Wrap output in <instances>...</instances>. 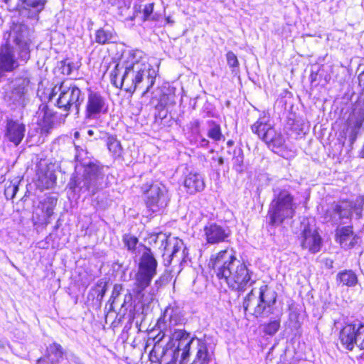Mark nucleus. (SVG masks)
<instances>
[{
  "instance_id": "obj_1",
  "label": "nucleus",
  "mask_w": 364,
  "mask_h": 364,
  "mask_svg": "<svg viewBox=\"0 0 364 364\" xmlns=\"http://www.w3.org/2000/svg\"><path fill=\"white\" fill-rule=\"evenodd\" d=\"M141 52L129 53L127 60L117 63L111 72L110 79L116 87L133 93L136 89L142 95L148 93L155 83L157 70L141 56Z\"/></svg>"
},
{
  "instance_id": "obj_2",
  "label": "nucleus",
  "mask_w": 364,
  "mask_h": 364,
  "mask_svg": "<svg viewBox=\"0 0 364 364\" xmlns=\"http://www.w3.org/2000/svg\"><path fill=\"white\" fill-rule=\"evenodd\" d=\"M208 267L220 280L232 290L244 291L255 281L254 272L246 262L237 259L232 248H227L210 255Z\"/></svg>"
},
{
  "instance_id": "obj_3",
  "label": "nucleus",
  "mask_w": 364,
  "mask_h": 364,
  "mask_svg": "<svg viewBox=\"0 0 364 364\" xmlns=\"http://www.w3.org/2000/svg\"><path fill=\"white\" fill-rule=\"evenodd\" d=\"M176 339H181V344L172 350L164 351L156 346L154 353H158L159 360L164 364H211L213 358L208 352L207 343L204 339L193 337L190 333L178 332Z\"/></svg>"
},
{
  "instance_id": "obj_4",
  "label": "nucleus",
  "mask_w": 364,
  "mask_h": 364,
  "mask_svg": "<svg viewBox=\"0 0 364 364\" xmlns=\"http://www.w3.org/2000/svg\"><path fill=\"white\" fill-rule=\"evenodd\" d=\"M186 319L181 308L176 304L168 305L163 312V314L158 319L156 326L159 331L158 334L153 338L154 347L149 353L150 360L157 363L159 360L158 353L154 350L158 346L164 350H172L181 344L182 339L178 340L175 335L178 332L188 333L184 329L176 328L175 326H182L186 323Z\"/></svg>"
},
{
  "instance_id": "obj_5",
  "label": "nucleus",
  "mask_w": 364,
  "mask_h": 364,
  "mask_svg": "<svg viewBox=\"0 0 364 364\" xmlns=\"http://www.w3.org/2000/svg\"><path fill=\"white\" fill-rule=\"evenodd\" d=\"M75 159L85 166L82 177L73 179L70 182V188L76 191L87 193V195H94L102 188L104 175L98 166L85 161L87 152L79 146H75Z\"/></svg>"
},
{
  "instance_id": "obj_6",
  "label": "nucleus",
  "mask_w": 364,
  "mask_h": 364,
  "mask_svg": "<svg viewBox=\"0 0 364 364\" xmlns=\"http://www.w3.org/2000/svg\"><path fill=\"white\" fill-rule=\"evenodd\" d=\"M157 264V261L151 250L146 249L140 258L132 288V292L135 297L143 304H145L146 301L144 299V291L156 274Z\"/></svg>"
},
{
  "instance_id": "obj_7",
  "label": "nucleus",
  "mask_w": 364,
  "mask_h": 364,
  "mask_svg": "<svg viewBox=\"0 0 364 364\" xmlns=\"http://www.w3.org/2000/svg\"><path fill=\"white\" fill-rule=\"evenodd\" d=\"M296 208L294 197L289 191L281 190L277 193L274 191L267 212L269 224L274 227L281 225L294 216Z\"/></svg>"
},
{
  "instance_id": "obj_8",
  "label": "nucleus",
  "mask_w": 364,
  "mask_h": 364,
  "mask_svg": "<svg viewBox=\"0 0 364 364\" xmlns=\"http://www.w3.org/2000/svg\"><path fill=\"white\" fill-rule=\"evenodd\" d=\"M15 44V48L6 43L0 48V70L3 72H12L21 63H26L30 58L29 43L27 41L16 38Z\"/></svg>"
},
{
  "instance_id": "obj_9",
  "label": "nucleus",
  "mask_w": 364,
  "mask_h": 364,
  "mask_svg": "<svg viewBox=\"0 0 364 364\" xmlns=\"http://www.w3.org/2000/svg\"><path fill=\"white\" fill-rule=\"evenodd\" d=\"M59 93L56 100L57 107L68 114L69 111L73 108L76 113L80 111V107L85 100L84 93L74 83L63 82L59 87H55L50 95V100Z\"/></svg>"
},
{
  "instance_id": "obj_10",
  "label": "nucleus",
  "mask_w": 364,
  "mask_h": 364,
  "mask_svg": "<svg viewBox=\"0 0 364 364\" xmlns=\"http://www.w3.org/2000/svg\"><path fill=\"white\" fill-rule=\"evenodd\" d=\"M277 294L275 291L269 289L267 285H262L259 288V296L257 297L252 290L244 299L242 307L245 312L250 310L252 306V314L256 317L262 316L264 313H272V306L277 301Z\"/></svg>"
},
{
  "instance_id": "obj_11",
  "label": "nucleus",
  "mask_w": 364,
  "mask_h": 364,
  "mask_svg": "<svg viewBox=\"0 0 364 364\" xmlns=\"http://www.w3.org/2000/svg\"><path fill=\"white\" fill-rule=\"evenodd\" d=\"M141 191L145 195L147 210L152 214L163 213L170 201V194L166 186L156 181L143 185Z\"/></svg>"
},
{
  "instance_id": "obj_12",
  "label": "nucleus",
  "mask_w": 364,
  "mask_h": 364,
  "mask_svg": "<svg viewBox=\"0 0 364 364\" xmlns=\"http://www.w3.org/2000/svg\"><path fill=\"white\" fill-rule=\"evenodd\" d=\"M364 210V196L358 197L354 203L351 201H341L338 203L333 204L326 211V218L328 221L337 224L342 219L349 218L353 213L359 218L362 215Z\"/></svg>"
},
{
  "instance_id": "obj_13",
  "label": "nucleus",
  "mask_w": 364,
  "mask_h": 364,
  "mask_svg": "<svg viewBox=\"0 0 364 364\" xmlns=\"http://www.w3.org/2000/svg\"><path fill=\"white\" fill-rule=\"evenodd\" d=\"M339 338L341 344L349 350H352L355 345L364 348V323L359 321L344 326Z\"/></svg>"
},
{
  "instance_id": "obj_14",
  "label": "nucleus",
  "mask_w": 364,
  "mask_h": 364,
  "mask_svg": "<svg viewBox=\"0 0 364 364\" xmlns=\"http://www.w3.org/2000/svg\"><path fill=\"white\" fill-rule=\"evenodd\" d=\"M161 240L160 249L164 251L163 258L165 266H169L173 258H177L178 262L185 257V247L183 242L174 237H166Z\"/></svg>"
},
{
  "instance_id": "obj_15",
  "label": "nucleus",
  "mask_w": 364,
  "mask_h": 364,
  "mask_svg": "<svg viewBox=\"0 0 364 364\" xmlns=\"http://www.w3.org/2000/svg\"><path fill=\"white\" fill-rule=\"evenodd\" d=\"M108 109L106 97L100 92L90 90L87 94L85 115L87 119H97Z\"/></svg>"
},
{
  "instance_id": "obj_16",
  "label": "nucleus",
  "mask_w": 364,
  "mask_h": 364,
  "mask_svg": "<svg viewBox=\"0 0 364 364\" xmlns=\"http://www.w3.org/2000/svg\"><path fill=\"white\" fill-rule=\"evenodd\" d=\"M301 225L303 229L299 237L301 247L313 254L318 252L321 247V237L309 223L302 222Z\"/></svg>"
},
{
  "instance_id": "obj_17",
  "label": "nucleus",
  "mask_w": 364,
  "mask_h": 364,
  "mask_svg": "<svg viewBox=\"0 0 364 364\" xmlns=\"http://www.w3.org/2000/svg\"><path fill=\"white\" fill-rule=\"evenodd\" d=\"M204 235L208 244L215 245L228 241L231 235V230L226 225L210 223L204 227Z\"/></svg>"
},
{
  "instance_id": "obj_18",
  "label": "nucleus",
  "mask_w": 364,
  "mask_h": 364,
  "mask_svg": "<svg viewBox=\"0 0 364 364\" xmlns=\"http://www.w3.org/2000/svg\"><path fill=\"white\" fill-rule=\"evenodd\" d=\"M364 123V100L360 99L353 106L348 119V130L350 129V140H355L356 134Z\"/></svg>"
},
{
  "instance_id": "obj_19",
  "label": "nucleus",
  "mask_w": 364,
  "mask_h": 364,
  "mask_svg": "<svg viewBox=\"0 0 364 364\" xmlns=\"http://www.w3.org/2000/svg\"><path fill=\"white\" fill-rule=\"evenodd\" d=\"M47 0H18L17 6L19 14L28 18H37L45 9Z\"/></svg>"
},
{
  "instance_id": "obj_20",
  "label": "nucleus",
  "mask_w": 364,
  "mask_h": 364,
  "mask_svg": "<svg viewBox=\"0 0 364 364\" xmlns=\"http://www.w3.org/2000/svg\"><path fill=\"white\" fill-rule=\"evenodd\" d=\"M26 132V126L18 120L7 119L4 138L18 146L24 138Z\"/></svg>"
},
{
  "instance_id": "obj_21",
  "label": "nucleus",
  "mask_w": 364,
  "mask_h": 364,
  "mask_svg": "<svg viewBox=\"0 0 364 364\" xmlns=\"http://www.w3.org/2000/svg\"><path fill=\"white\" fill-rule=\"evenodd\" d=\"M28 85V80L26 79H19L13 82L9 97L14 105H23Z\"/></svg>"
},
{
  "instance_id": "obj_22",
  "label": "nucleus",
  "mask_w": 364,
  "mask_h": 364,
  "mask_svg": "<svg viewBox=\"0 0 364 364\" xmlns=\"http://www.w3.org/2000/svg\"><path fill=\"white\" fill-rule=\"evenodd\" d=\"M357 240L358 238L354 234L352 227L347 226L337 229L336 241L340 243L343 248H352L357 243Z\"/></svg>"
},
{
  "instance_id": "obj_23",
  "label": "nucleus",
  "mask_w": 364,
  "mask_h": 364,
  "mask_svg": "<svg viewBox=\"0 0 364 364\" xmlns=\"http://www.w3.org/2000/svg\"><path fill=\"white\" fill-rule=\"evenodd\" d=\"M253 133L256 134L262 141H265L267 137L273 134L274 129L269 123V118L264 115L260 117L251 127Z\"/></svg>"
},
{
  "instance_id": "obj_24",
  "label": "nucleus",
  "mask_w": 364,
  "mask_h": 364,
  "mask_svg": "<svg viewBox=\"0 0 364 364\" xmlns=\"http://www.w3.org/2000/svg\"><path fill=\"white\" fill-rule=\"evenodd\" d=\"M184 186L190 194L203 190L205 184L202 176L196 172H189L184 178Z\"/></svg>"
},
{
  "instance_id": "obj_25",
  "label": "nucleus",
  "mask_w": 364,
  "mask_h": 364,
  "mask_svg": "<svg viewBox=\"0 0 364 364\" xmlns=\"http://www.w3.org/2000/svg\"><path fill=\"white\" fill-rule=\"evenodd\" d=\"M336 284L338 286L354 287L358 283L356 273L352 269H344L336 274Z\"/></svg>"
},
{
  "instance_id": "obj_26",
  "label": "nucleus",
  "mask_w": 364,
  "mask_h": 364,
  "mask_svg": "<svg viewBox=\"0 0 364 364\" xmlns=\"http://www.w3.org/2000/svg\"><path fill=\"white\" fill-rule=\"evenodd\" d=\"M38 124L42 129L48 130L53 123V112L46 105H41L37 112Z\"/></svg>"
},
{
  "instance_id": "obj_27",
  "label": "nucleus",
  "mask_w": 364,
  "mask_h": 364,
  "mask_svg": "<svg viewBox=\"0 0 364 364\" xmlns=\"http://www.w3.org/2000/svg\"><path fill=\"white\" fill-rule=\"evenodd\" d=\"M63 350L62 346L53 343L46 349V354L44 355L51 364H58L62 360Z\"/></svg>"
},
{
  "instance_id": "obj_28",
  "label": "nucleus",
  "mask_w": 364,
  "mask_h": 364,
  "mask_svg": "<svg viewBox=\"0 0 364 364\" xmlns=\"http://www.w3.org/2000/svg\"><path fill=\"white\" fill-rule=\"evenodd\" d=\"M115 41L116 34L112 29L101 28L95 33V41L100 45L112 43Z\"/></svg>"
},
{
  "instance_id": "obj_29",
  "label": "nucleus",
  "mask_w": 364,
  "mask_h": 364,
  "mask_svg": "<svg viewBox=\"0 0 364 364\" xmlns=\"http://www.w3.org/2000/svg\"><path fill=\"white\" fill-rule=\"evenodd\" d=\"M264 142L272 149H281L284 146L285 139L281 133H278L274 129L273 134L268 136Z\"/></svg>"
},
{
  "instance_id": "obj_30",
  "label": "nucleus",
  "mask_w": 364,
  "mask_h": 364,
  "mask_svg": "<svg viewBox=\"0 0 364 364\" xmlns=\"http://www.w3.org/2000/svg\"><path fill=\"white\" fill-rule=\"evenodd\" d=\"M208 124L209 127L207 133L208 136L215 141L221 140L223 138V135L220 124L213 120H208Z\"/></svg>"
},
{
  "instance_id": "obj_31",
  "label": "nucleus",
  "mask_w": 364,
  "mask_h": 364,
  "mask_svg": "<svg viewBox=\"0 0 364 364\" xmlns=\"http://www.w3.org/2000/svg\"><path fill=\"white\" fill-rule=\"evenodd\" d=\"M159 98V102L156 105V108L158 109H164L168 105H172L175 103V96L173 93H171V91L168 90V92H163Z\"/></svg>"
},
{
  "instance_id": "obj_32",
  "label": "nucleus",
  "mask_w": 364,
  "mask_h": 364,
  "mask_svg": "<svg viewBox=\"0 0 364 364\" xmlns=\"http://www.w3.org/2000/svg\"><path fill=\"white\" fill-rule=\"evenodd\" d=\"M107 146L109 151L115 157H118L122 154V146L114 136L109 135L107 138Z\"/></svg>"
},
{
  "instance_id": "obj_33",
  "label": "nucleus",
  "mask_w": 364,
  "mask_h": 364,
  "mask_svg": "<svg viewBox=\"0 0 364 364\" xmlns=\"http://www.w3.org/2000/svg\"><path fill=\"white\" fill-rule=\"evenodd\" d=\"M42 210L45 213L48 218L53 214V210L57 203V199L55 197H47L41 203Z\"/></svg>"
},
{
  "instance_id": "obj_34",
  "label": "nucleus",
  "mask_w": 364,
  "mask_h": 364,
  "mask_svg": "<svg viewBox=\"0 0 364 364\" xmlns=\"http://www.w3.org/2000/svg\"><path fill=\"white\" fill-rule=\"evenodd\" d=\"M19 181L14 179L5 184L4 195L7 200H12L18 191Z\"/></svg>"
},
{
  "instance_id": "obj_35",
  "label": "nucleus",
  "mask_w": 364,
  "mask_h": 364,
  "mask_svg": "<svg viewBox=\"0 0 364 364\" xmlns=\"http://www.w3.org/2000/svg\"><path fill=\"white\" fill-rule=\"evenodd\" d=\"M279 327L280 319L277 318L274 321H271L266 324H264L263 331L267 335L273 336L278 331Z\"/></svg>"
},
{
  "instance_id": "obj_36",
  "label": "nucleus",
  "mask_w": 364,
  "mask_h": 364,
  "mask_svg": "<svg viewBox=\"0 0 364 364\" xmlns=\"http://www.w3.org/2000/svg\"><path fill=\"white\" fill-rule=\"evenodd\" d=\"M154 3H149L146 4L143 9V18L144 21L154 20V18L152 16L154 11Z\"/></svg>"
},
{
  "instance_id": "obj_37",
  "label": "nucleus",
  "mask_w": 364,
  "mask_h": 364,
  "mask_svg": "<svg viewBox=\"0 0 364 364\" xmlns=\"http://www.w3.org/2000/svg\"><path fill=\"white\" fill-rule=\"evenodd\" d=\"M39 178L42 180L43 183L45 181L43 186L46 188H48L53 185V183L55 181L56 177L53 173L49 172L48 173H46L45 175L44 178L43 176H39Z\"/></svg>"
},
{
  "instance_id": "obj_38",
  "label": "nucleus",
  "mask_w": 364,
  "mask_h": 364,
  "mask_svg": "<svg viewBox=\"0 0 364 364\" xmlns=\"http://www.w3.org/2000/svg\"><path fill=\"white\" fill-rule=\"evenodd\" d=\"M124 242L129 250H134L138 242V239L133 236L126 235Z\"/></svg>"
},
{
  "instance_id": "obj_39",
  "label": "nucleus",
  "mask_w": 364,
  "mask_h": 364,
  "mask_svg": "<svg viewBox=\"0 0 364 364\" xmlns=\"http://www.w3.org/2000/svg\"><path fill=\"white\" fill-rule=\"evenodd\" d=\"M226 59L228 65L231 68H237L239 65L238 60L236 55L232 52L229 51L226 54Z\"/></svg>"
},
{
  "instance_id": "obj_40",
  "label": "nucleus",
  "mask_w": 364,
  "mask_h": 364,
  "mask_svg": "<svg viewBox=\"0 0 364 364\" xmlns=\"http://www.w3.org/2000/svg\"><path fill=\"white\" fill-rule=\"evenodd\" d=\"M200 123L198 119H193L188 124L191 132L196 135H200Z\"/></svg>"
},
{
  "instance_id": "obj_41",
  "label": "nucleus",
  "mask_w": 364,
  "mask_h": 364,
  "mask_svg": "<svg viewBox=\"0 0 364 364\" xmlns=\"http://www.w3.org/2000/svg\"><path fill=\"white\" fill-rule=\"evenodd\" d=\"M123 290V286L122 284H117L114 286L112 293L110 297L109 301H112V302L114 303V300L117 297L119 296L122 291Z\"/></svg>"
},
{
  "instance_id": "obj_42",
  "label": "nucleus",
  "mask_w": 364,
  "mask_h": 364,
  "mask_svg": "<svg viewBox=\"0 0 364 364\" xmlns=\"http://www.w3.org/2000/svg\"><path fill=\"white\" fill-rule=\"evenodd\" d=\"M132 294L130 291L126 294L124 296V302L122 305V308L127 310L129 307L132 306Z\"/></svg>"
},
{
  "instance_id": "obj_43",
  "label": "nucleus",
  "mask_w": 364,
  "mask_h": 364,
  "mask_svg": "<svg viewBox=\"0 0 364 364\" xmlns=\"http://www.w3.org/2000/svg\"><path fill=\"white\" fill-rule=\"evenodd\" d=\"M243 156H237L234 158V168L237 172L242 171Z\"/></svg>"
},
{
  "instance_id": "obj_44",
  "label": "nucleus",
  "mask_w": 364,
  "mask_h": 364,
  "mask_svg": "<svg viewBox=\"0 0 364 364\" xmlns=\"http://www.w3.org/2000/svg\"><path fill=\"white\" fill-rule=\"evenodd\" d=\"M358 86L362 91L364 90V70L358 76Z\"/></svg>"
},
{
  "instance_id": "obj_45",
  "label": "nucleus",
  "mask_w": 364,
  "mask_h": 364,
  "mask_svg": "<svg viewBox=\"0 0 364 364\" xmlns=\"http://www.w3.org/2000/svg\"><path fill=\"white\" fill-rule=\"evenodd\" d=\"M74 68V65H71L70 63L67 65H65L63 68V73H66L67 75H70L72 72V70Z\"/></svg>"
},
{
  "instance_id": "obj_46",
  "label": "nucleus",
  "mask_w": 364,
  "mask_h": 364,
  "mask_svg": "<svg viewBox=\"0 0 364 364\" xmlns=\"http://www.w3.org/2000/svg\"><path fill=\"white\" fill-rule=\"evenodd\" d=\"M209 141L206 139L205 138L201 137V139L199 141L198 145L200 147L206 148L208 146Z\"/></svg>"
},
{
  "instance_id": "obj_47",
  "label": "nucleus",
  "mask_w": 364,
  "mask_h": 364,
  "mask_svg": "<svg viewBox=\"0 0 364 364\" xmlns=\"http://www.w3.org/2000/svg\"><path fill=\"white\" fill-rule=\"evenodd\" d=\"M36 364H51L46 357H41L37 360Z\"/></svg>"
},
{
  "instance_id": "obj_48",
  "label": "nucleus",
  "mask_w": 364,
  "mask_h": 364,
  "mask_svg": "<svg viewBox=\"0 0 364 364\" xmlns=\"http://www.w3.org/2000/svg\"><path fill=\"white\" fill-rule=\"evenodd\" d=\"M105 292H106V288H105V287H104L102 289L101 292L97 295V297H100V299H102L103 298V296H105Z\"/></svg>"
},
{
  "instance_id": "obj_49",
  "label": "nucleus",
  "mask_w": 364,
  "mask_h": 364,
  "mask_svg": "<svg viewBox=\"0 0 364 364\" xmlns=\"http://www.w3.org/2000/svg\"><path fill=\"white\" fill-rule=\"evenodd\" d=\"M87 134L89 136H92L94 135V131L92 130V129H88L87 131Z\"/></svg>"
},
{
  "instance_id": "obj_50",
  "label": "nucleus",
  "mask_w": 364,
  "mask_h": 364,
  "mask_svg": "<svg viewBox=\"0 0 364 364\" xmlns=\"http://www.w3.org/2000/svg\"><path fill=\"white\" fill-rule=\"evenodd\" d=\"M331 78V76H330V75H326V76H325V81H326V82H328L330 81Z\"/></svg>"
},
{
  "instance_id": "obj_51",
  "label": "nucleus",
  "mask_w": 364,
  "mask_h": 364,
  "mask_svg": "<svg viewBox=\"0 0 364 364\" xmlns=\"http://www.w3.org/2000/svg\"><path fill=\"white\" fill-rule=\"evenodd\" d=\"M223 163H224L223 158L220 157V158L218 159V164H223Z\"/></svg>"
},
{
  "instance_id": "obj_52",
  "label": "nucleus",
  "mask_w": 364,
  "mask_h": 364,
  "mask_svg": "<svg viewBox=\"0 0 364 364\" xmlns=\"http://www.w3.org/2000/svg\"><path fill=\"white\" fill-rule=\"evenodd\" d=\"M166 21L168 23H173V21L171 20L170 17H167Z\"/></svg>"
},
{
  "instance_id": "obj_53",
  "label": "nucleus",
  "mask_w": 364,
  "mask_h": 364,
  "mask_svg": "<svg viewBox=\"0 0 364 364\" xmlns=\"http://www.w3.org/2000/svg\"><path fill=\"white\" fill-rule=\"evenodd\" d=\"M75 363L76 364H85L79 358H77V361H75Z\"/></svg>"
},
{
  "instance_id": "obj_54",
  "label": "nucleus",
  "mask_w": 364,
  "mask_h": 364,
  "mask_svg": "<svg viewBox=\"0 0 364 364\" xmlns=\"http://www.w3.org/2000/svg\"><path fill=\"white\" fill-rule=\"evenodd\" d=\"M360 154H361L362 157L364 158V146H363V149H362V151L360 152Z\"/></svg>"
},
{
  "instance_id": "obj_55",
  "label": "nucleus",
  "mask_w": 364,
  "mask_h": 364,
  "mask_svg": "<svg viewBox=\"0 0 364 364\" xmlns=\"http://www.w3.org/2000/svg\"><path fill=\"white\" fill-rule=\"evenodd\" d=\"M79 134H79V132H76L75 133V138H77V137L79 136Z\"/></svg>"
},
{
  "instance_id": "obj_56",
  "label": "nucleus",
  "mask_w": 364,
  "mask_h": 364,
  "mask_svg": "<svg viewBox=\"0 0 364 364\" xmlns=\"http://www.w3.org/2000/svg\"><path fill=\"white\" fill-rule=\"evenodd\" d=\"M311 78H312V79H311V81H314V77H313V76L311 75Z\"/></svg>"
},
{
  "instance_id": "obj_57",
  "label": "nucleus",
  "mask_w": 364,
  "mask_h": 364,
  "mask_svg": "<svg viewBox=\"0 0 364 364\" xmlns=\"http://www.w3.org/2000/svg\"><path fill=\"white\" fill-rule=\"evenodd\" d=\"M311 78H312V79H311V81H314V77H313V76L311 75Z\"/></svg>"
}]
</instances>
